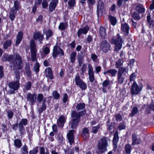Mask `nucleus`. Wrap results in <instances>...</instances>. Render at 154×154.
Returning a JSON list of instances; mask_svg holds the SVG:
<instances>
[{
    "label": "nucleus",
    "instance_id": "f257e3e1",
    "mask_svg": "<svg viewBox=\"0 0 154 154\" xmlns=\"http://www.w3.org/2000/svg\"><path fill=\"white\" fill-rule=\"evenodd\" d=\"M83 111L78 113L75 111L72 112L71 116L72 118L71 122H70L71 128L75 129L78 125L79 121L80 118V116L82 115Z\"/></svg>",
    "mask_w": 154,
    "mask_h": 154
},
{
    "label": "nucleus",
    "instance_id": "f03ea898",
    "mask_svg": "<svg viewBox=\"0 0 154 154\" xmlns=\"http://www.w3.org/2000/svg\"><path fill=\"white\" fill-rule=\"evenodd\" d=\"M111 42L115 44V50L117 52L121 48L123 41L119 34H118L116 36L112 38Z\"/></svg>",
    "mask_w": 154,
    "mask_h": 154
},
{
    "label": "nucleus",
    "instance_id": "7ed1b4c3",
    "mask_svg": "<svg viewBox=\"0 0 154 154\" xmlns=\"http://www.w3.org/2000/svg\"><path fill=\"white\" fill-rule=\"evenodd\" d=\"M109 140L106 137H103L100 138L97 147L98 149L101 152L107 150V147L108 146V141Z\"/></svg>",
    "mask_w": 154,
    "mask_h": 154
},
{
    "label": "nucleus",
    "instance_id": "20e7f679",
    "mask_svg": "<svg viewBox=\"0 0 154 154\" xmlns=\"http://www.w3.org/2000/svg\"><path fill=\"white\" fill-rule=\"evenodd\" d=\"M30 50L31 53V58L32 61L36 60V53L37 49L35 41L31 40L30 42Z\"/></svg>",
    "mask_w": 154,
    "mask_h": 154
},
{
    "label": "nucleus",
    "instance_id": "39448f33",
    "mask_svg": "<svg viewBox=\"0 0 154 154\" xmlns=\"http://www.w3.org/2000/svg\"><path fill=\"white\" fill-rule=\"evenodd\" d=\"M44 96L42 94H39L37 98V101L38 102L40 103L42 101V106L40 107L38 109V111L39 113H42L43 111L45 110L46 108V105L45 104L46 102V100L44 99H43Z\"/></svg>",
    "mask_w": 154,
    "mask_h": 154
},
{
    "label": "nucleus",
    "instance_id": "423d86ee",
    "mask_svg": "<svg viewBox=\"0 0 154 154\" xmlns=\"http://www.w3.org/2000/svg\"><path fill=\"white\" fill-rule=\"evenodd\" d=\"M75 84L79 86L82 90H85L87 88V85L81 79L79 75H77L75 78Z\"/></svg>",
    "mask_w": 154,
    "mask_h": 154
},
{
    "label": "nucleus",
    "instance_id": "0eeeda50",
    "mask_svg": "<svg viewBox=\"0 0 154 154\" xmlns=\"http://www.w3.org/2000/svg\"><path fill=\"white\" fill-rule=\"evenodd\" d=\"M64 54L63 50L59 46H55L53 50V56L55 58L57 56H63Z\"/></svg>",
    "mask_w": 154,
    "mask_h": 154
},
{
    "label": "nucleus",
    "instance_id": "6e6552de",
    "mask_svg": "<svg viewBox=\"0 0 154 154\" xmlns=\"http://www.w3.org/2000/svg\"><path fill=\"white\" fill-rule=\"evenodd\" d=\"M8 86L11 89L13 90L10 91L11 94L14 93V91L17 90L20 86L19 82L18 81H16L15 82H10L9 83Z\"/></svg>",
    "mask_w": 154,
    "mask_h": 154
},
{
    "label": "nucleus",
    "instance_id": "1a4fd4ad",
    "mask_svg": "<svg viewBox=\"0 0 154 154\" xmlns=\"http://www.w3.org/2000/svg\"><path fill=\"white\" fill-rule=\"evenodd\" d=\"M141 90V88L138 86L136 82H134L131 86V92L132 95H136L140 92Z\"/></svg>",
    "mask_w": 154,
    "mask_h": 154
},
{
    "label": "nucleus",
    "instance_id": "9d476101",
    "mask_svg": "<svg viewBox=\"0 0 154 154\" xmlns=\"http://www.w3.org/2000/svg\"><path fill=\"white\" fill-rule=\"evenodd\" d=\"M15 62L14 63V66L21 69L22 67V62L21 57L19 54H17L16 55Z\"/></svg>",
    "mask_w": 154,
    "mask_h": 154
},
{
    "label": "nucleus",
    "instance_id": "9b49d317",
    "mask_svg": "<svg viewBox=\"0 0 154 154\" xmlns=\"http://www.w3.org/2000/svg\"><path fill=\"white\" fill-rule=\"evenodd\" d=\"M100 48L103 52L107 53L110 49V46L107 41L104 40L101 42Z\"/></svg>",
    "mask_w": 154,
    "mask_h": 154
},
{
    "label": "nucleus",
    "instance_id": "f8f14e48",
    "mask_svg": "<svg viewBox=\"0 0 154 154\" xmlns=\"http://www.w3.org/2000/svg\"><path fill=\"white\" fill-rule=\"evenodd\" d=\"M36 96V94L35 93L33 94L30 93H28L26 98L27 101L30 102L32 104L35 103Z\"/></svg>",
    "mask_w": 154,
    "mask_h": 154
},
{
    "label": "nucleus",
    "instance_id": "ddd939ff",
    "mask_svg": "<svg viewBox=\"0 0 154 154\" xmlns=\"http://www.w3.org/2000/svg\"><path fill=\"white\" fill-rule=\"evenodd\" d=\"M66 118L61 116L59 117L57 121V124L58 127L63 128L66 122Z\"/></svg>",
    "mask_w": 154,
    "mask_h": 154
},
{
    "label": "nucleus",
    "instance_id": "4468645a",
    "mask_svg": "<svg viewBox=\"0 0 154 154\" xmlns=\"http://www.w3.org/2000/svg\"><path fill=\"white\" fill-rule=\"evenodd\" d=\"M132 140L131 143L132 145L135 144H139L141 143V140L140 138H138L136 134H133L132 135Z\"/></svg>",
    "mask_w": 154,
    "mask_h": 154
},
{
    "label": "nucleus",
    "instance_id": "2eb2a0df",
    "mask_svg": "<svg viewBox=\"0 0 154 154\" xmlns=\"http://www.w3.org/2000/svg\"><path fill=\"white\" fill-rule=\"evenodd\" d=\"M58 3V0H52L51 1L49 5V10L51 12H52L55 10Z\"/></svg>",
    "mask_w": 154,
    "mask_h": 154
},
{
    "label": "nucleus",
    "instance_id": "dca6fc26",
    "mask_svg": "<svg viewBox=\"0 0 154 154\" xmlns=\"http://www.w3.org/2000/svg\"><path fill=\"white\" fill-rule=\"evenodd\" d=\"M74 131V130H71L67 134L68 138L70 144H72L74 142L73 136V132Z\"/></svg>",
    "mask_w": 154,
    "mask_h": 154
},
{
    "label": "nucleus",
    "instance_id": "f3484780",
    "mask_svg": "<svg viewBox=\"0 0 154 154\" xmlns=\"http://www.w3.org/2000/svg\"><path fill=\"white\" fill-rule=\"evenodd\" d=\"M128 66L126 67H121L119 69L117 74L124 75H125L126 73H128Z\"/></svg>",
    "mask_w": 154,
    "mask_h": 154
},
{
    "label": "nucleus",
    "instance_id": "a211bd4d",
    "mask_svg": "<svg viewBox=\"0 0 154 154\" xmlns=\"http://www.w3.org/2000/svg\"><path fill=\"white\" fill-rule=\"evenodd\" d=\"M119 137L118 134L117 132H116L114 134L113 140V146L114 149L115 151L117 148V142L119 141Z\"/></svg>",
    "mask_w": 154,
    "mask_h": 154
},
{
    "label": "nucleus",
    "instance_id": "6ab92c4d",
    "mask_svg": "<svg viewBox=\"0 0 154 154\" xmlns=\"http://www.w3.org/2000/svg\"><path fill=\"white\" fill-rule=\"evenodd\" d=\"M121 29L125 35H127L128 34L129 27L126 23L122 24Z\"/></svg>",
    "mask_w": 154,
    "mask_h": 154
},
{
    "label": "nucleus",
    "instance_id": "aec40b11",
    "mask_svg": "<svg viewBox=\"0 0 154 154\" xmlns=\"http://www.w3.org/2000/svg\"><path fill=\"white\" fill-rule=\"evenodd\" d=\"M89 29V28L88 26H85L83 28L80 29L78 32V35L79 37L82 34H86Z\"/></svg>",
    "mask_w": 154,
    "mask_h": 154
},
{
    "label": "nucleus",
    "instance_id": "412c9836",
    "mask_svg": "<svg viewBox=\"0 0 154 154\" xmlns=\"http://www.w3.org/2000/svg\"><path fill=\"white\" fill-rule=\"evenodd\" d=\"M33 38L35 40L39 39L41 41L43 39V35L40 32H36L34 33Z\"/></svg>",
    "mask_w": 154,
    "mask_h": 154
},
{
    "label": "nucleus",
    "instance_id": "4be33fe9",
    "mask_svg": "<svg viewBox=\"0 0 154 154\" xmlns=\"http://www.w3.org/2000/svg\"><path fill=\"white\" fill-rule=\"evenodd\" d=\"M104 8V4L102 0H99L98 2L97 7V12L98 14L99 12H101Z\"/></svg>",
    "mask_w": 154,
    "mask_h": 154
},
{
    "label": "nucleus",
    "instance_id": "5701e85b",
    "mask_svg": "<svg viewBox=\"0 0 154 154\" xmlns=\"http://www.w3.org/2000/svg\"><path fill=\"white\" fill-rule=\"evenodd\" d=\"M46 77H48L51 79H53V76L51 69L50 68H47L45 70Z\"/></svg>",
    "mask_w": 154,
    "mask_h": 154
},
{
    "label": "nucleus",
    "instance_id": "b1692460",
    "mask_svg": "<svg viewBox=\"0 0 154 154\" xmlns=\"http://www.w3.org/2000/svg\"><path fill=\"white\" fill-rule=\"evenodd\" d=\"M135 9L136 12L139 14H142L145 11L144 8L141 4L137 5Z\"/></svg>",
    "mask_w": 154,
    "mask_h": 154
},
{
    "label": "nucleus",
    "instance_id": "393cba45",
    "mask_svg": "<svg viewBox=\"0 0 154 154\" xmlns=\"http://www.w3.org/2000/svg\"><path fill=\"white\" fill-rule=\"evenodd\" d=\"M17 12L15 11L14 8H12L11 9L10 14L9 15V17L11 21H13L15 18V15L17 14Z\"/></svg>",
    "mask_w": 154,
    "mask_h": 154
},
{
    "label": "nucleus",
    "instance_id": "a878e982",
    "mask_svg": "<svg viewBox=\"0 0 154 154\" xmlns=\"http://www.w3.org/2000/svg\"><path fill=\"white\" fill-rule=\"evenodd\" d=\"M12 58L13 56L12 55L4 54L2 57V60L3 61L7 60L9 62H11L12 60Z\"/></svg>",
    "mask_w": 154,
    "mask_h": 154
},
{
    "label": "nucleus",
    "instance_id": "bb28decb",
    "mask_svg": "<svg viewBox=\"0 0 154 154\" xmlns=\"http://www.w3.org/2000/svg\"><path fill=\"white\" fill-rule=\"evenodd\" d=\"M99 33L102 37L104 38L106 35V29L103 26H100V27Z\"/></svg>",
    "mask_w": 154,
    "mask_h": 154
},
{
    "label": "nucleus",
    "instance_id": "cd10ccee",
    "mask_svg": "<svg viewBox=\"0 0 154 154\" xmlns=\"http://www.w3.org/2000/svg\"><path fill=\"white\" fill-rule=\"evenodd\" d=\"M117 72L116 70L115 69H109L103 72V74L106 75L107 74H110L112 76H115Z\"/></svg>",
    "mask_w": 154,
    "mask_h": 154
},
{
    "label": "nucleus",
    "instance_id": "c85d7f7f",
    "mask_svg": "<svg viewBox=\"0 0 154 154\" xmlns=\"http://www.w3.org/2000/svg\"><path fill=\"white\" fill-rule=\"evenodd\" d=\"M82 136L84 139H85L88 136L89 131L88 129L87 128H84L82 130Z\"/></svg>",
    "mask_w": 154,
    "mask_h": 154
},
{
    "label": "nucleus",
    "instance_id": "c756f323",
    "mask_svg": "<svg viewBox=\"0 0 154 154\" xmlns=\"http://www.w3.org/2000/svg\"><path fill=\"white\" fill-rule=\"evenodd\" d=\"M109 18L111 24L113 26L115 25L117 22L116 18L111 15L109 16Z\"/></svg>",
    "mask_w": 154,
    "mask_h": 154
},
{
    "label": "nucleus",
    "instance_id": "7c9ffc66",
    "mask_svg": "<svg viewBox=\"0 0 154 154\" xmlns=\"http://www.w3.org/2000/svg\"><path fill=\"white\" fill-rule=\"evenodd\" d=\"M117 80L118 82L120 84H122L125 80V78L124 75L117 74Z\"/></svg>",
    "mask_w": 154,
    "mask_h": 154
},
{
    "label": "nucleus",
    "instance_id": "2f4dec72",
    "mask_svg": "<svg viewBox=\"0 0 154 154\" xmlns=\"http://www.w3.org/2000/svg\"><path fill=\"white\" fill-rule=\"evenodd\" d=\"M79 64L80 66H81L83 62L84 61V56L82 55L79 54L78 55Z\"/></svg>",
    "mask_w": 154,
    "mask_h": 154
},
{
    "label": "nucleus",
    "instance_id": "473e14b6",
    "mask_svg": "<svg viewBox=\"0 0 154 154\" xmlns=\"http://www.w3.org/2000/svg\"><path fill=\"white\" fill-rule=\"evenodd\" d=\"M14 145L18 148H20L21 146L22 142L21 140L19 139H16L14 141Z\"/></svg>",
    "mask_w": 154,
    "mask_h": 154
},
{
    "label": "nucleus",
    "instance_id": "72a5a7b5",
    "mask_svg": "<svg viewBox=\"0 0 154 154\" xmlns=\"http://www.w3.org/2000/svg\"><path fill=\"white\" fill-rule=\"evenodd\" d=\"M125 149L126 153L130 154L131 150V145L129 144H126L125 146Z\"/></svg>",
    "mask_w": 154,
    "mask_h": 154
},
{
    "label": "nucleus",
    "instance_id": "f704fd0d",
    "mask_svg": "<svg viewBox=\"0 0 154 154\" xmlns=\"http://www.w3.org/2000/svg\"><path fill=\"white\" fill-rule=\"evenodd\" d=\"M85 107V105L84 103H80L77 105L76 108L78 110H79L84 109Z\"/></svg>",
    "mask_w": 154,
    "mask_h": 154
},
{
    "label": "nucleus",
    "instance_id": "c9c22d12",
    "mask_svg": "<svg viewBox=\"0 0 154 154\" xmlns=\"http://www.w3.org/2000/svg\"><path fill=\"white\" fill-rule=\"evenodd\" d=\"M76 55V53L75 52H72L70 56V59L71 63H74L75 60V57Z\"/></svg>",
    "mask_w": 154,
    "mask_h": 154
},
{
    "label": "nucleus",
    "instance_id": "e433bc0d",
    "mask_svg": "<svg viewBox=\"0 0 154 154\" xmlns=\"http://www.w3.org/2000/svg\"><path fill=\"white\" fill-rule=\"evenodd\" d=\"M11 44L12 42L11 40H8L6 41L4 44V48L5 49H7L8 47L10 46L11 45Z\"/></svg>",
    "mask_w": 154,
    "mask_h": 154
},
{
    "label": "nucleus",
    "instance_id": "4c0bfd02",
    "mask_svg": "<svg viewBox=\"0 0 154 154\" xmlns=\"http://www.w3.org/2000/svg\"><path fill=\"white\" fill-rule=\"evenodd\" d=\"M132 17L134 20H140L141 18L139 16V14L137 13L136 12H134L132 14Z\"/></svg>",
    "mask_w": 154,
    "mask_h": 154
},
{
    "label": "nucleus",
    "instance_id": "58836bf2",
    "mask_svg": "<svg viewBox=\"0 0 154 154\" xmlns=\"http://www.w3.org/2000/svg\"><path fill=\"white\" fill-rule=\"evenodd\" d=\"M45 34L46 35V39L48 40L49 38L52 35V32L50 29H48L45 32Z\"/></svg>",
    "mask_w": 154,
    "mask_h": 154
},
{
    "label": "nucleus",
    "instance_id": "ea45409f",
    "mask_svg": "<svg viewBox=\"0 0 154 154\" xmlns=\"http://www.w3.org/2000/svg\"><path fill=\"white\" fill-rule=\"evenodd\" d=\"M138 112V108L136 107H134L132 109V112L130 114L129 116H133L134 115L136 114Z\"/></svg>",
    "mask_w": 154,
    "mask_h": 154
},
{
    "label": "nucleus",
    "instance_id": "a19ab883",
    "mask_svg": "<svg viewBox=\"0 0 154 154\" xmlns=\"http://www.w3.org/2000/svg\"><path fill=\"white\" fill-rule=\"evenodd\" d=\"M57 140L59 142L62 143L64 140L63 135L61 134H59L57 136Z\"/></svg>",
    "mask_w": 154,
    "mask_h": 154
},
{
    "label": "nucleus",
    "instance_id": "79ce46f5",
    "mask_svg": "<svg viewBox=\"0 0 154 154\" xmlns=\"http://www.w3.org/2000/svg\"><path fill=\"white\" fill-rule=\"evenodd\" d=\"M52 95L55 99H58L60 97V95L57 91H54L52 93Z\"/></svg>",
    "mask_w": 154,
    "mask_h": 154
},
{
    "label": "nucleus",
    "instance_id": "37998d69",
    "mask_svg": "<svg viewBox=\"0 0 154 154\" xmlns=\"http://www.w3.org/2000/svg\"><path fill=\"white\" fill-rule=\"evenodd\" d=\"M20 5L18 1H15L14 2V6L12 8H14L15 11H17L18 10L19 8Z\"/></svg>",
    "mask_w": 154,
    "mask_h": 154
},
{
    "label": "nucleus",
    "instance_id": "c03bdc74",
    "mask_svg": "<svg viewBox=\"0 0 154 154\" xmlns=\"http://www.w3.org/2000/svg\"><path fill=\"white\" fill-rule=\"evenodd\" d=\"M91 58L92 60L95 62H97L99 61V59L97 55L94 54H93L91 55Z\"/></svg>",
    "mask_w": 154,
    "mask_h": 154
},
{
    "label": "nucleus",
    "instance_id": "a18cd8bd",
    "mask_svg": "<svg viewBox=\"0 0 154 154\" xmlns=\"http://www.w3.org/2000/svg\"><path fill=\"white\" fill-rule=\"evenodd\" d=\"M100 128V125H97L95 126H94L92 127V132L94 134L96 133L98 130Z\"/></svg>",
    "mask_w": 154,
    "mask_h": 154
},
{
    "label": "nucleus",
    "instance_id": "49530a36",
    "mask_svg": "<svg viewBox=\"0 0 154 154\" xmlns=\"http://www.w3.org/2000/svg\"><path fill=\"white\" fill-rule=\"evenodd\" d=\"M27 119H22L19 122V124L23 125H26L27 124Z\"/></svg>",
    "mask_w": 154,
    "mask_h": 154
},
{
    "label": "nucleus",
    "instance_id": "de8ad7c7",
    "mask_svg": "<svg viewBox=\"0 0 154 154\" xmlns=\"http://www.w3.org/2000/svg\"><path fill=\"white\" fill-rule=\"evenodd\" d=\"M32 86V84L30 82H27L26 85L25 86V89L26 90H29L31 87Z\"/></svg>",
    "mask_w": 154,
    "mask_h": 154
},
{
    "label": "nucleus",
    "instance_id": "09e8293b",
    "mask_svg": "<svg viewBox=\"0 0 154 154\" xmlns=\"http://www.w3.org/2000/svg\"><path fill=\"white\" fill-rule=\"evenodd\" d=\"M19 131L21 134H23L25 131L23 125L19 124Z\"/></svg>",
    "mask_w": 154,
    "mask_h": 154
},
{
    "label": "nucleus",
    "instance_id": "8fccbe9b",
    "mask_svg": "<svg viewBox=\"0 0 154 154\" xmlns=\"http://www.w3.org/2000/svg\"><path fill=\"white\" fill-rule=\"evenodd\" d=\"M88 74H94L92 67L90 64L88 65Z\"/></svg>",
    "mask_w": 154,
    "mask_h": 154
},
{
    "label": "nucleus",
    "instance_id": "3c124183",
    "mask_svg": "<svg viewBox=\"0 0 154 154\" xmlns=\"http://www.w3.org/2000/svg\"><path fill=\"white\" fill-rule=\"evenodd\" d=\"M88 75L89 79L90 81L91 82H93L95 79L94 74H90Z\"/></svg>",
    "mask_w": 154,
    "mask_h": 154
},
{
    "label": "nucleus",
    "instance_id": "603ef678",
    "mask_svg": "<svg viewBox=\"0 0 154 154\" xmlns=\"http://www.w3.org/2000/svg\"><path fill=\"white\" fill-rule=\"evenodd\" d=\"M38 152V147H35L33 150L29 152V154H36Z\"/></svg>",
    "mask_w": 154,
    "mask_h": 154
},
{
    "label": "nucleus",
    "instance_id": "864d4df0",
    "mask_svg": "<svg viewBox=\"0 0 154 154\" xmlns=\"http://www.w3.org/2000/svg\"><path fill=\"white\" fill-rule=\"evenodd\" d=\"M34 70L36 72H38L39 71V64L38 63H36L34 66Z\"/></svg>",
    "mask_w": 154,
    "mask_h": 154
},
{
    "label": "nucleus",
    "instance_id": "5fc2aeb1",
    "mask_svg": "<svg viewBox=\"0 0 154 154\" xmlns=\"http://www.w3.org/2000/svg\"><path fill=\"white\" fill-rule=\"evenodd\" d=\"M87 69V65L85 63H84L83 64L81 68V70L82 72V73H83L86 71Z\"/></svg>",
    "mask_w": 154,
    "mask_h": 154
},
{
    "label": "nucleus",
    "instance_id": "6e6d98bb",
    "mask_svg": "<svg viewBox=\"0 0 154 154\" xmlns=\"http://www.w3.org/2000/svg\"><path fill=\"white\" fill-rule=\"evenodd\" d=\"M75 3V0H70L68 3V5L71 7H73Z\"/></svg>",
    "mask_w": 154,
    "mask_h": 154
},
{
    "label": "nucleus",
    "instance_id": "4d7b16f0",
    "mask_svg": "<svg viewBox=\"0 0 154 154\" xmlns=\"http://www.w3.org/2000/svg\"><path fill=\"white\" fill-rule=\"evenodd\" d=\"M117 121H121L122 120V117L120 114H118L115 116Z\"/></svg>",
    "mask_w": 154,
    "mask_h": 154
},
{
    "label": "nucleus",
    "instance_id": "13d9d810",
    "mask_svg": "<svg viewBox=\"0 0 154 154\" xmlns=\"http://www.w3.org/2000/svg\"><path fill=\"white\" fill-rule=\"evenodd\" d=\"M123 63L120 60H119L116 63V66L117 68L119 67L122 65Z\"/></svg>",
    "mask_w": 154,
    "mask_h": 154
},
{
    "label": "nucleus",
    "instance_id": "bf43d9fd",
    "mask_svg": "<svg viewBox=\"0 0 154 154\" xmlns=\"http://www.w3.org/2000/svg\"><path fill=\"white\" fill-rule=\"evenodd\" d=\"M7 113L9 119H11L12 118L14 115L13 112L11 110H9L7 112Z\"/></svg>",
    "mask_w": 154,
    "mask_h": 154
},
{
    "label": "nucleus",
    "instance_id": "052dcab7",
    "mask_svg": "<svg viewBox=\"0 0 154 154\" xmlns=\"http://www.w3.org/2000/svg\"><path fill=\"white\" fill-rule=\"evenodd\" d=\"M109 82L108 80H106L104 81L102 85L103 87H106L108 85H109Z\"/></svg>",
    "mask_w": 154,
    "mask_h": 154
},
{
    "label": "nucleus",
    "instance_id": "680f3d73",
    "mask_svg": "<svg viewBox=\"0 0 154 154\" xmlns=\"http://www.w3.org/2000/svg\"><path fill=\"white\" fill-rule=\"evenodd\" d=\"M21 149L23 151V152L26 153V154H28V148L25 144L21 148Z\"/></svg>",
    "mask_w": 154,
    "mask_h": 154
},
{
    "label": "nucleus",
    "instance_id": "e2e57ef3",
    "mask_svg": "<svg viewBox=\"0 0 154 154\" xmlns=\"http://www.w3.org/2000/svg\"><path fill=\"white\" fill-rule=\"evenodd\" d=\"M59 28L62 30H64L66 29V26L63 23H61L59 26Z\"/></svg>",
    "mask_w": 154,
    "mask_h": 154
},
{
    "label": "nucleus",
    "instance_id": "0e129e2a",
    "mask_svg": "<svg viewBox=\"0 0 154 154\" xmlns=\"http://www.w3.org/2000/svg\"><path fill=\"white\" fill-rule=\"evenodd\" d=\"M23 33L22 32H19L17 37V39L21 40L23 38Z\"/></svg>",
    "mask_w": 154,
    "mask_h": 154
},
{
    "label": "nucleus",
    "instance_id": "69168bd1",
    "mask_svg": "<svg viewBox=\"0 0 154 154\" xmlns=\"http://www.w3.org/2000/svg\"><path fill=\"white\" fill-rule=\"evenodd\" d=\"M38 5V2L36 1L35 2L34 5V6L32 9V12L33 13H35L36 12L37 10V5Z\"/></svg>",
    "mask_w": 154,
    "mask_h": 154
},
{
    "label": "nucleus",
    "instance_id": "338daca9",
    "mask_svg": "<svg viewBox=\"0 0 154 154\" xmlns=\"http://www.w3.org/2000/svg\"><path fill=\"white\" fill-rule=\"evenodd\" d=\"M48 6V3L46 0H44L42 2V6L43 8H45Z\"/></svg>",
    "mask_w": 154,
    "mask_h": 154
},
{
    "label": "nucleus",
    "instance_id": "774afa93",
    "mask_svg": "<svg viewBox=\"0 0 154 154\" xmlns=\"http://www.w3.org/2000/svg\"><path fill=\"white\" fill-rule=\"evenodd\" d=\"M136 75L135 73H132L130 75V80L131 81H133L135 78Z\"/></svg>",
    "mask_w": 154,
    "mask_h": 154
}]
</instances>
